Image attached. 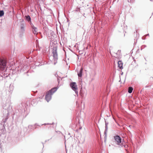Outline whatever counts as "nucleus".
<instances>
[{
	"mask_svg": "<svg viewBox=\"0 0 153 153\" xmlns=\"http://www.w3.org/2000/svg\"><path fill=\"white\" fill-rule=\"evenodd\" d=\"M58 88V87H57L53 88L47 92L45 97V99L48 102L51 99L52 95L57 90Z\"/></svg>",
	"mask_w": 153,
	"mask_h": 153,
	"instance_id": "obj_1",
	"label": "nucleus"
},
{
	"mask_svg": "<svg viewBox=\"0 0 153 153\" xmlns=\"http://www.w3.org/2000/svg\"><path fill=\"white\" fill-rule=\"evenodd\" d=\"M57 46L56 45H54L53 48L52 52L54 64L55 65L57 62L58 59V54L57 52Z\"/></svg>",
	"mask_w": 153,
	"mask_h": 153,
	"instance_id": "obj_2",
	"label": "nucleus"
},
{
	"mask_svg": "<svg viewBox=\"0 0 153 153\" xmlns=\"http://www.w3.org/2000/svg\"><path fill=\"white\" fill-rule=\"evenodd\" d=\"M7 61L6 60L3 59H0V69L4 70L5 68Z\"/></svg>",
	"mask_w": 153,
	"mask_h": 153,
	"instance_id": "obj_3",
	"label": "nucleus"
},
{
	"mask_svg": "<svg viewBox=\"0 0 153 153\" xmlns=\"http://www.w3.org/2000/svg\"><path fill=\"white\" fill-rule=\"evenodd\" d=\"M3 109L6 111H7V114L8 115L10 111L12 109V106L9 103H6L4 104L3 106Z\"/></svg>",
	"mask_w": 153,
	"mask_h": 153,
	"instance_id": "obj_4",
	"label": "nucleus"
},
{
	"mask_svg": "<svg viewBox=\"0 0 153 153\" xmlns=\"http://www.w3.org/2000/svg\"><path fill=\"white\" fill-rule=\"evenodd\" d=\"M70 86L72 89L75 92L76 94L78 95V88L76 83L75 82H72L70 83Z\"/></svg>",
	"mask_w": 153,
	"mask_h": 153,
	"instance_id": "obj_5",
	"label": "nucleus"
},
{
	"mask_svg": "<svg viewBox=\"0 0 153 153\" xmlns=\"http://www.w3.org/2000/svg\"><path fill=\"white\" fill-rule=\"evenodd\" d=\"M114 139L115 140V141L117 143V144L118 145L120 144L122 142V139L121 137L120 136L117 135L114 137Z\"/></svg>",
	"mask_w": 153,
	"mask_h": 153,
	"instance_id": "obj_6",
	"label": "nucleus"
},
{
	"mask_svg": "<svg viewBox=\"0 0 153 153\" xmlns=\"http://www.w3.org/2000/svg\"><path fill=\"white\" fill-rule=\"evenodd\" d=\"M30 27L31 28V30L33 34L35 35H36L38 33V29L37 27H35L33 24L30 25Z\"/></svg>",
	"mask_w": 153,
	"mask_h": 153,
	"instance_id": "obj_7",
	"label": "nucleus"
},
{
	"mask_svg": "<svg viewBox=\"0 0 153 153\" xmlns=\"http://www.w3.org/2000/svg\"><path fill=\"white\" fill-rule=\"evenodd\" d=\"M21 31L23 33L25 31V25L24 23H22L20 26Z\"/></svg>",
	"mask_w": 153,
	"mask_h": 153,
	"instance_id": "obj_8",
	"label": "nucleus"
},
{
	"mask_svg": "<svg viewBox=\"0 0 153 153\" xmlns=\"http://www.w3.org/2000/svg\"><path fill=\"white\" fill-rule=\"evenodd\" d=\"M25 18L26 20L28 21V23L30 24V25L33 24L31 22V18L29 15L25 16Z\"/></svg>",
	"mask_w": 153,
	"mask_h": 153,
	"instance_id": "obj_9",
	"label": "nucleus"
},
{
	"mask_svg": "<svg viewBox=\"0 0 153 153\" xmlns=\"http://www.w3.org/2000/svg\"><path fill=\"white\" fill-rule=\"evenodd\" d=\"M83 69V68H81L79 72H78V75L79 77H81L82 76Z\"/></svg>",
	"mask_w": 153,
	"mask_h": 153,
	"instance_id": "obj_10",
	"label": "nucleus"
},
{
	"mask_svg": "<svg viewBox=\"0 0 153 153\" xmlns=\"http://www.w3.org/2000/svg\"><path fill=\"white\" fill-rule=\"evenodd\" d=\"M118 67L120 69H122L123 68V63L121 61H119L118 62Z\"/></svg>",
	"mask_w": 153,
	"mask_h": 153,
	"instance_id": "obj_11",
	"label": "nucleus"
},
{
	"mask_svg": "<svg viewBox=\"0 0 153 153\" xmlns=\"http://www.w3.org/2000/svg\"><path fill=\"white\" fill-rule=\"evenodd\" d=\"M121 55L120 54H118L117 53H114V56L117 58H120L121 57Z\"/></svg>",
	"mask_w": 153,
	"mask_h": 153,
	"instance_id": "obj_12",
	"label": "nucleus"
},
{
	"mask_svg": "<svg viewBox=\"0 0 153 153\" xmlns=\"http://www.w3.org/2000/svg\"><path fill=\"white\" fill-rule=\"evenodd\" d=\"M108 130V126H105V130L104 132L105 136L104 137H106L107 136V132Z\"/></svg>",
	"mask_w": 153,
	"mask_h": 153,
	"instance_id": "obj_13",
	"label": "nucleus"
},
{
	"mask_svg": "<svg viewBox=\"0 0 153 153\" xmlns=\"http://www.w3.org/2000/svg\"><path fill=\"white\" fill-rule=\"evenodd\" d=\"M133 90V88L131 87H130L128 88V92L129 93H132Z\"/></svg>",
	"mask_w": 153,
	"mask_h": 153,
	"instance_id": "obj_14",
	"label": "nucleus"
},
{
	"mask_svg": "<svg viewBox=\"0 0 153 153\" xmlns=\"http://www.w3.org/2000/svg\"><path fill=\"white\" fill-rule=\"evenodd\" d=\"M4 14V12L3 10H0V17H2Z\"/></svg>",
	"mask_w": 153,
	"mask_h": 153,
	"instance_id": "obj_15",
	"label": "nucleus"
},
{
	"mask_svg": "<svg viewBox=\"0 0 153 153\" xmlns=\"http://www.w3.org/2000/svg\"><path fill=\"white\" fill-rule=\"evenodd\" d=\"M54 123H44V124H42L41 125V126H42V125H45V126L46 125H53L54 124Z\"/></svg>",
	"mask_w": 153,
	"mask_h": 153,
	"instance_id": "obj_16",
	"label": "nucleus"
},
{
	"mask_svg": "<svg viewBox=\"0 0 153 153\" xmlns=\"http://www.w3.org/2000/svg\"><path fill=\"white\" fill-rule=\"evenodd\" d=\"M57 81L59 83L60 80H61L62 79H60V77H58L57 78Z\"/></svg>",
	"mask_w": 153,
	"mask_h": 153,
	"instance_id": "obj_17",
	"label": "nucleus"
},
{
	"mask_svg": "<svg viewBox=\"0 0 153 153\" xmlns=\"http://www.w3.org/2000/svg\"><path fill=\"white\" fill-rule=\"evenodd\" d=\"M3 76L0 75V80H2L3 79Z\"/></svg>",
	"mask_w": 153,
	"mask_h": 153,
	"instance_id": "obj_18",
	"label": "nucleus"
},
{
	"mask_svg": "<svg viewBox=\"0 0 153 153\" xmlns=\"http://www.w3.org/2000/svg\"><path fill=\"white\" fill-rule=\"evenodd\" d=\"M120 52H121V50H118L117 51V53L118 54H121V53H120Z\"/></svg>",
	"mask_w": 153,
	"mask_h": 153,
	"instance_id": "obj_19",
	"label": "nucleus"
},
{
	"mask_svg": "<svg viewBox=\"0 0 153 153\" xmlns=\"http://www.w3.org/2000/svg\"><path fill=\"white\" fill-rule=\"evenodd\" d=\"M105 126H108V123L105 120Z\"/></svg>",
	"mask_w": 153,
	"mask_h": 153,
	"instance_id": "obj_20",
	"label": "nucleus"
},
{
	"mask_svg": "<svg viewBox=\"0 0 153 153\" xmlns=\"http://www.w3.org/2000/svg\"><path fill=\"white\" fill-rule=\"evenodd\" d=\"M128 0V2H132V1H133V0Z\"/></svg>",
	"mask_w": 153,
	"mask_h": 153,
	"instance_id": "obj_21",
	"label": "nucleus"
},
{
	"mask_svg": "<svg viewBox=\"0 0 153 153\" xmlns=\"http://www.w3.org/2000/svg\"><path fill=\"white\" fill-rule=\"evenodd\" d=\"M144 47V48H145V47H146V45H143L142 46V47Z\"/></svg>",
	"mask_w": 153,
	"mask_h": 153,
	"instance_id": "obj_22",
	"label": "nucleus"
},
{
	"mask_svg": "<svg viewBox=\"0 0 153 153\" xmlns=\"http://www.w3.org/2000/svg\"><path fill=\"white\" fill-rule=\"evenodd\" d=\"M35 125H37V126H40V125H38V124H37V123H36V124L34 125V126H35Z\"/></svg>",
	"mask_w": 153,
	"mask_h": 153,
	"instance_id": "obj_23",
	"label": "nucleus"
},
{
	"mask_svg": "<svg viewBox=\"0 0 153 153\" xmlns=\"http://www.w3.org/2000/svg\"><path fill=\"white\" fill-rule=\"evenodd\" d=\"M149 36V34H147L146 35H145V36Z\"/></svg>",
	"mask_w": 153,
	"mask_h": 153,
	"instance_id": "obj_24",
	"label": "nucleus"
},
{
	"mask_svg": "<svg viewBox=\"0 0 153 153\" xmlns=\"http://www.w3.org/2000/svg\"><path fill=\"white\" fill-rule=\"evenodd\" d=\"M80 94L81 96H82V93H81V92H80Z\"/></svg>",
	"mask_w": 153,
	"mask_h": 153,
	"instance_id": "obj_25",
	"label": "nucleus"
},
{
	"mask_svg": "<svg viewBox=\"0 0 153 153\" xmlns=\"http://www.w3.org/2000/svg\"><path fill=\"white\" fill-rule=\"evenodd\" d=\"M32 126H31V125H29V126H28V127H29V128H30V127H31Z\"/></svg>",
	"mask_w": 153,
	"mask_h": 153,
	"instance_id": "obj_26",
	"label": "nucleus"
},
{
	"mask_svg": "<svg viewBox=\"0 0 153 153\" xmlns=\"http://www.w3.org/2000/svg\"><path fill=\"white\" fill-rule=\"evenodd\" d=\"M55 76L56 77H57L58 75L57 74H56Z\"/></svg>",
	"mask_w": 153,
	"mask_h": 153,
	"instance_id": "obj_27",
	"label": "nucleus"
},
{
	"mask_svg": "<svg viewBox=\"0 0 153 153\" xmlns=\"http://www.w3.org/2000/svg\"><path fill=\"white\" fill-rule=\"evenodd\" d=\"M10 87H11V85H10V86H9V88H10Z\"/></svg>",
	"mask_w": 153,
	"mask_h": 153,
	"instance_id": "obj_28",
	"label": "nucleus"
},
{
	"mask_svg": "<svg viewBox=\"0 0 153 153\" xmlns=\"http://www.w3.org/2000/svg\"><path fill=\"white\" fill-rule=\"evenodd\" d=\"M36 128V127H35V128Z\"/></svg>",
	"mask_w": 153,
	"mask_h": 153,
	"instance_id": "obj_29",
	"label": "nucleus"
},
{
	"mask_svg": "<svg viewBox=\"0 0 153 153\" xmlns=\"http://www.w3.org/2000/svg\"><path fill=\"white\" fill-rule=\"evenodd\" d=\"M150 0L151 1H152V0Z\"/></svg>",
	"mask_w": 153,
	"mask_h": 153,
	"instance_id": "obj_30",
	"label": "nucleus"
}]
</instances>
